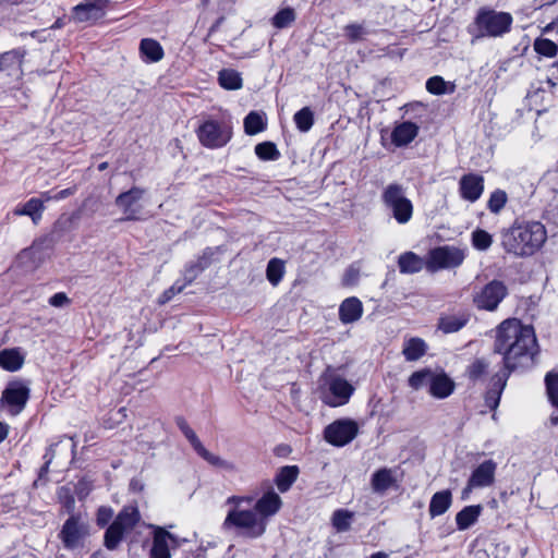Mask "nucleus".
<instances>
[{"label": "nucleus", "mask_w": 558, "mask_h": 558, "mask_svg": "<svg viewBox=\"0 0 558 558\" xmlns=\"http://www.w3.org/2000/svg\"><path fill=\"white\" fill-rule=\"evenodd\" d=\"M494 352L504 356L502 371L509 374L520 367H531L538 353L534 328L517 318L504 320L497 328Z\"/></svg>", "instance_id": "obj_1"}, {"label": "nucleus", "mask_w": 558, "mask_h": 558, "mask_svg": "<svg viewBox=\"0 0 558 558\" xmlns=\"http://www.w3.org/2000/svg\"><path fill=\"white\" fill-rule=\"evenodd\" d=\"M547 232L543 223L527 221L513 223L501 232V246L514 256H531L546 242Z\"/></svg>", "instance_id": "obj_2"}, {"label": "nucleus", "mask_w": 558, "mask_h": 558, "mask_svg": "<svg viewBox=\"0 0 558 558\" xmlns=\"http://www.w3.org/2000/svg\"><path fill=\"white\" fill-rule=\"evenodd\" d=\"M513 17L509 12L481 7L468 27L473 39L499 38L511 31Z\"/></svg>", "instance_id": "obj_3"}, {"label": "nucleus", "mask_w": 558, "mask_h": 558, "mask_svg": "<svg viewBox=\"0 0 558 558\" xmlns=\"http://www.w3.org/2000/svg\"><path fill=\"white\" fill-rule=\"evenodd\" d=\"M222 529L245 538L256 539L266 533L267 525L253 508L232 507L222 522Z\"/></svg>", "instance_id": "obj_4"}, {"label": "nucleus", "mask_w": 558, "mask_h": 558, "mask_svg": "<svg viewBox=\"0 0 558 558\" xmlns=\"http://www.w3.org/2000/svg\"><path fill=\"white\" fill-rule=\"evenodd\" d=\"M380 198L385 208L399 225H405L412 219L413 204L407 197V189L402 184L389 183L384 187Z\"/></svg>", "instance_id": "obj_5"}, {"label": "nucleus", "mask_w": 558, "mask_h": 558, "mask_svg": "<svg viewBox=\"0 0 558 558\" xmlns=\"http://www.w3.org/2000/svg\"><path fill=\"white\" fill-rule=\"evenodd\" d=\"M324 388H322V400L329 407H340L349 402L354 388L343 377L336 374L325 373L322 376Z\"/></svg>", "instance_id": "obj_6"}, {"label": "nucleus", "mask_w": 558, "mask_h": 558, "mask_svg": "<svg viewBox=\"0 0 558 558\" xmlns=\"http://www.w3.org/2000/svg\"><path fill=\"white\" fill-rule=\"evenodd\" d=\"M31 396L28 385L23 380H11L7 384L0 398L1 408L12 416L19 415L26 407Z\"/></svg>", "instance_id": "obj_7"}, {"label": "nucleus", "mask_w": 558, "mask_h": 558, "mask_svg": "<svg viewBox=\"0 0 558 558\" xmlns=\"http://www.w3.org/2000/svg\"><path fill=\"white\" fill-rule=\"evenodd\" d=\"M89 534V525L80 514L70 515L63 523L58 537L68 550H75L84 546Z\"/></svg>", "instance_id": "obj_8"}, {"label": "nucleus", "mask_w": 558, "mask_h": 558, "mask_svg": "<svg viewBox=\"0 0 558 558\" xmlns=\"http://www.w3.org/2000/svg\"><path fill=\"white\" fill-rule=\"evenodd\" d=\"M199 143L207 148H220L232 137L231 128L216 120L204 121L196 130Z\"/></svg>", "instance_id": "obj_9"}, {"label": "nucleus", "mask_w": 558, "mask_h": 558, "mask_svg": "<svg viewBox=\"0 0 558 558\" xmlns=\"http://www.w3.org/2000/svg\"><path fill=\"white\" fill-rule=\"evenodd\" d=\"M465 258L464 250L456 246L444 245L436 247L429 252L427 262L428 270L456 268L460 266Z\"/></svg>", "instance_id": "obj_10"}, {"label": "nucleus", "mask_w": 558, "mask_h": 558, "mask_svg": "<svg viewBox=\"0 0 558 558\" xmlns=\"http://www.w3.org/2000/svg\"><path fill=\"white\" fill-rule=\"evenodd\" d=\"M145 190L138 186H133L129 191L120 193L114 204L124 214V221H135L141 219L143 213V205L141 203L145 195Z\"/></svg>", "instance_id": "obj_11"}, {"label": "nucleus", "mask_w": 558, "mask_h": 558, "mask_svg": "<svg viewBox=\"0 0 558 558\" xmlns=\"http://www.w3.org/2000/svg\"><path fill=\"white\" fill-rule=\"evenodd\" d=\"M25 56L23 49H13L0 54V81L3 84H14L23 76L22 61Z\"/></svg>", "instance_id": "obj_12"}, {"label": "nucleus", "mask_w": 558, "mask_h": 558, "mask_svg": "<svg viewBox=\"0 0 558 558\" xmlns=\"http://www.w3.org/2000/svg\"><path fill=\"white\" fill-rule=\"evenodd\" d=\"M507 294L506 284L502 281L493 280L474 295L473 302L478 310L495 311Z\"/></svg>", "instance_id": "obj_13"}, {"label": "nucleus", "mask_w": 558, "mask_h": 558, "mask_svg": "<svg viewBox=\"0 0 558 558\" xmlns=\"http://www.w3.org/2000/svg\"><path fill=\"white\" fill-rule=\"evenodd\" d=\"M65 223L66 221H63L62 219L57 220L51 234L34 241L31 247L25 248L20 253V259H29L35 266L41 263L45 258L46 251L53 246L57 238H59V234H57L58 231L61 230Z\"/></svg>", "instance_id": "obj_14"}, {"label": "nucleus", "mask_w": 558, "mask_h": 558, "mask_svg": "<svg viewBox=\"0 0 558 558\" xmlns=\"http://www.w3.org/2000/svg\"><path fill=\"white\" fill-rule=\"evenodd\" d=\"M359 426L352 420H338L329 424L324 432L325 439L337 447L351 442L357 435Z\"/></svg>", "instance_id": "obj_15"}, {"label": "nucleus", "mask_w": 558, "mask_h": 558, "mask_svg": "<svg viewBox=\"0 0 558 558\" xmlns=\"http://www.w3.org/2000/svg\"><path fill=\"white\" fill-rule=\"evenodd\" d=\"M182 542H185V539H180L163 527H157L154 534L150 558H171L170 549L178 548Z\"/></svg>", "instance_id": "obj_16"}, {"label": "nucleus", "mask_w": 558, "mask_h": 558, "mask_svg": "<svg viewBox=\"0 0 558 558\" xmlns=\"http://www.w3.org/2000/svg\"><path fill=\"white\" fill-rule=\"evenodd\" d=\"M268 488L269 489L256 500L253 507L254 511L258 512L264 522H266V525H268L269 518L277 514L282 507L280 496L274 492L270 486H268Z\"/></svg>", "instance_id": "obj_17"}, {"label": "nucleus", "mask_w": 558, "mask_h": 558, "mask_svg": "<svg viewBox=\"0 0 558 558\" xmlns=\"http://www.w3.org/2000/svg\"><path fill=\"white\" fill-rule=\"evenodd\" d=\"M460 195L471 203L476 202L484 191V179L480 174H464L459 182Z\"/></svg>", "instance_id": "obj_18"}, {"label": "nucleus", "mask_w": 558, "mask_h": 558, "mask_svg": "<svg viewBox=\"0 0 558 558\" xmlns=\"http://www.w3.org/2000/svg\"><path fill=\"white\" fill-rule=\"evenodd\" d=\"M107 0H85L73 9V19L76 22L96 21L104 15Z\"/></svg>", "instance_id": "obj_19"}, {"label": "nucleus", "mask_w": 558, "mask_h": 558, "mask_svg": "<svg viewBox=\"0 0 558 558\" xmlns=\"http://www.w3.org/2000/svg\"><path fill=\"white\" fill-rule=\"evenodd\" d=\"M496 470L497 463L494 460L483 461L472 471L469 477L471 486H476L477 488L492 486L495 482Z\"/></svg>", "instance_id": "obj_20"}, {"label": "nucleus", "mask_w": 558, "mask_h": 558, "mask_svg": "<svg viewBox=\"0 0 558 558\" xmlns=\"http://www.w3.org/2000/svg\"><path fill=\"white\" fill-rule=\"evenodd\" d=\"M363 312V303L359 298H347L339 305V320L344 325L354 324L361 319Z\"/></svg>", "instance_id": "obj_21"}, {"label": "nucleus", "mask_w": 558, "mask_h": 558, "mask_svg": "<svg viewBox=\"0 0 558 558\" xmlns=\"http://www.w3.org/2000/svg\"><path fill=\"white\" fill-rule=\"evenodd\" d=\"M509 375V372L500 371L493 376L490 387L485 393V404L488 409L496 410L498 408Z\"/></svg>", "instance_id": "obj_22"}, {"label": "nucleus", "mask_w": 558, "mask_h": 558, "mask_svg": "<svg viewBox=\"0 0 558 558\" xmlns=\"http://www.w3.org/2000/svg\"><path fill=\"white\" fill-rule=\"evenodd\" d=\"M454 386V381L445 372H435L428 392L436 399H445L453 392Z\"/></svg>", "instance_id": "obj_23"}, {"label": "nucleus", "mask_w": 558, "mask_h": 558, "mask_svg": "<svg viewBox=\"0 0 558 558\" xmlns=\"http://www.w3.org/2000/svg\"><path fill=\"white\" fill-rule=\"evenodd\" d=\"M418 134V126L411 122L404 121L395 126L391 132V142L397 147L409 145Z\"/></svg>", "instance_id": "obj_24"}, {"label": "nucleus", "mask_w": 558, "mask_h": 558, "mask_svg": "<svg viewBox=\"0 0 558 558\" xmlns=\"http://www.w3.org/2000/svg\"><path fill=\"white\" fill-rule=\"evenodd\" d=\"M45 204L41 198L32 197L24 205L16 206L12 214L14 216H28L34 225H38L45 211Z\"/></svg>", "instance_id": "obj_25"}, {"label": "nucleus", "mask_w": 558, "mask_h": 558, "mask_svg": "<svg viewBox=\"0 0 558 558\" xmlns=\"http://www.w3.org/2000/svg\"><path fill=\"white\" fill-rule=\"evenodd\" d=\"M140 53L146 63L159 62L165 56L162 46L153 38H144L141 40Z\"/></svg>", "instance_id": "obj_26"}, {"label": "nucleus", "mask_w": 558, "mask_h": 558, "mask_svg": "<svg viewBox=\"0 0 558 558\" xmlns=\"http://www.w3.org/2000/svg\"><path fill=\"white\" fill-rule=\"evenodd\" d=\"M141 514L136 506H125L116 517L112 523L117 524L125 533L132 531L138 523Z\"/></svg>", "instance_id": "obj_27"}, {"label": "nucleus", "mask_w": 558, "mask_h": 558, "mask_svg": "<svg viewBox=\"0 0 558 558\" xmlns=\"http://www.w3.org/2000/svg\"><path fill=\"white\" fill-rule=\"evenodd\" d=\"M300 470L298 465H286L279 469L275 476V484L280 493L288 492L298 480Z\"/></svg>", "instance_id": "obj_28"}, {"label": "nucleus", "mask_w": 558, "mask_h": 558, "mask_svg": "<svg viewBox=\"0 0 558 558\" xmlns=\"http://www.w3.org/2000/svg\"><path fill=\"white\" fill-rule=\"evenodd\" d=\"M469 318L470 316L465 313L441 316L438 322V329L444 333L457 332L468 324Z\"/></svg>", "instance_id": "obj_29"}, {"label": "nucleus", "mask_w": 558, "mask_h": 558, "mask_svg": "<svg viewBox=\"0 0 558 558\" xmlns=\"http://www.w3.org/2000/svg\"><path fill=\"white\" fill-rule=\"evenodd\" d=\"M424 259L413 252L402 253L398 257V267L401 274H416L420 272L424 268Z\"/></svg>", "instance_id": "obj_30"}, {"label": "nucleus", "mask_w": 558, "mask_h": 558, "mask_svg": "<svg viewBox=\"0 0 558 558\" xmlns=\"http://www.w3.org/2000/svg\"><path fill=\"white\" fill-rule=\"evenodd\" d=\"M427 348L422 338L413 337L404 341L402 354L408 362H414L426 354Z\"/></svg>", "instance_id": "obj_31"}, {"label": "nucleus", "mask_w": 558, "mask_h": 558, "mask_svg": "<svg viewBox=\"0 0 558 558\" xmlns=\"http://www.w3.org/2000/svg\"><path fill=\"white\" fill-rule=\"evenodd\" d=\"M451 502L452 495L450 490L446 489L435 493L429 502V515L436 518L444 514L451 506Z\"/></svg>", "instance_id": "obj_32"}, {"label": "nucleus", "mask_w": 558, "mask_h": 558, "mask_svg": "<svg viewBox=\"0 0 558 558\" xmlns=\"http://www.w3.org/2000/svg\"><path fill=\"white\" fill-rule=\"evenodd\" d=\"M545 386L550 404L558 411V373H547L545 376ZM549 420L553 425H558V414L556 412L550 415Z\"/></svg>", "instance_id": "obj_33"}, {"label": "nucleus", "mask_w": 558, "mask_h": 558, "mask_svg": "<svg viewBox=\"0 0 558 558\" xmlns=\"http://www.w3.org/2000/svg\"><path fill=\"white\" fill-rule=\"evenodd\" d=\"M483 507L481 505L466 506L456 515L457 527L460 531L468 530L481 515Z\"/></svg>", "instance_id": "obj_34"}, {"label": "nucleus", "mask_w": 558, "mask_h": 558, "mask_svg": "<svg viewBox=\"0 0 558 558\" xmlns=\"http://www.w3.org/2000/svg\"><path fill=\"white\" fill-rule=\"evenodd\" d=\"M396 483L391 469L383 468L377 470L372 476V488L375 493H385Z\"/></svg>", "instance_id": "obj_35"}, {"label": "nucleus", "mask_w": 558, "mask_h": 558, "mask_svg": "<svg viewBox=\"0 0 558 558\" xmlns=\"http://www.w3.org/2000/svg\"><path fill=\"white\" fill-rule=\"evenodd\" d=\"M215 255V250L211 247H207L204 250L202 256L196 260L197 270H194V267H186L184 271V280L187 283H191L195 280V278L209 265L211 264L213 257Z\"/></svg>", "instance_id": "obj_36"}, {"label": "nucleus", "mask_w": 558, "mask_h": 558, "mask_svg": "<svg viewBox=\"0 0 558 558\" xmlns=\"http://www.w3.org/2000/svg\"><path fill=\"white\" fill-rule=\"evenodd\" d=\"M23 365V356L15 349L0 351V366L9 372H15Z\"/></svg>", "instance_id": "obj_37"}, {"label": "nucleus", "mask_w": 558, "mask_h": 558, "mask_svg": "<svg viewBox=\"0 0 558 558\" xmlns=\"http://www.w3.org/2000/svg\"><path fill=\"white\" fill-rule=\"evenodd\" d=\"M219 84L228 90H236L242 87L241 74L233 69H223L218 75Z\"/></svg>", "instance_id": "obj_38"}, {"label": "nucleus", "mask_w": 558, "mask_h": 558, "mask_svg": "<svg viewBox=\"0 0 558 558\" xmlns=\"http://www.w3.org/2000/svg\"><path fill=\"white\" fill-rule=\"evenodd\" d=\"M266 121L263 114L251 111L244 119V131L247 135H255L266 129Z\"/></svg>", "instance_id": "obj_39"}, {"label": "nucleus", "mask_w": 558, "mask_h": 558, "mask_svg": "<svg viewBox=\"0 0 558 558\" xmlns=\"http://www.w3.org/2000/svg\"><path fill=\"white\" fill-rule=\"evenodd\" d=\"M175 423L179 429L190 441L193 449L197 452V454H201L206 448L203 446L195 432L189 426L186 420L182 416H178L175 418Z\"/></svg>", "instance_id": "obj_40"}, {"label": "nucleus", "mask_w": 558, "mask_h": 558, "mask_svg": "<svg viewBox=\"0 0 558 558\" xmlns=\"http://www.w3.org/2000/svg\"><path fill=\"white\" fill-rule=\"evenodd\" d=\"M472 246L480 252H486L493 244V235L486 230L476 228L471 233Z\"/></svg>", "instance_id": "obj_41"}, {"label": "nucleus", "mask_w": 558, "mask_h": 558, "mask_svg": "<svg viewBox=\"0 0 558 558\" xmlns=\"http://www.w3.org/2000/svg\"><path fill=\"white\" fill-rule=\"evenodd\" d=\"M284 275V265L283 262L279 258H271L266 268V277L267 280L272 286H278V283L282 280Z\"/></svg>", "instance_id": "obj_42"}, {"label": "nucleus", "mask_w": 558, "mask_h": 558, "mask_svg": "<svg viewBox=\"0 0 558 558\" xmlns=\"http://www.w3.org/2000/svg\"><path fill=\"white\" fill-rule=\"evenodd\" d=\"M296 14L292 8L279 10L271 19V24L278 29L289 27L295 21Z\"/></svg>", "instance_id": "obj_43"}, {"label": "nucleus", "mask_w": 558, "mask_h": 558, "mask_svg": "<svg viewBox=\"0 0 558 558\" xmlns=\"http://www.w3.org/2000/svg\"><path fill=\"white\" fill-rule=\"evenodd\" d=\"M293 120L299 131L308 132L314 124V113L308 107H304L295 112Z\"/></svg>", "instance_id": "obj_44"}, {"label": "nucleus", "mask_w": 558, "mask_h": 558, "mask_svg": "<svg viewBox=\"0 0 558 558\" xmlns=\"http://www.w3.org/2000/svg\"><path fill=\"white\" fill-rule=\"evenodd\" d=\"M434 373L435 372L429 368H423L414 372L409 377V386L414 390H418L425 386L429 387Z\"/></svg>", "instance_id": "obj_45"}, {"label": "nucleus", "mask_w": 558, "mask_h": 558, "mask_svg": "<svg viewBox=\"0 0 558 558\" xmlns=\"http://www.w3.org/2000/svg\"><path fill=\"white\" fill-rule=\"evenodd\" d=\"M352 518V512L344 509H338L332 514V525L338 532H347L350 530Z\"/></svg>", "instance_id": "obj_46"}, {"label": "nucleus", "mask_w": 558, "mask_h": 558, "mask_svg": "<svg viewBox=\"0 0 558 558\" xmlns=\"http://www.w3.org/2000/svg\"><path fill=\"white\" fill-rule=\"evenodd\" d=\"M255 154L262 160H277L280 153L272 142H263L255 146Z\"/></svg>", "instance_id": "obj_47"}, {"label": "nucleus", "mask_w": 558, "mask_h": 558, "mask_svg": "<svg viewBox=\"0 0 558 558\" xmlns=\"http://www.w3.org/2000/svg\"><path fill=\"white\" fill-rule=\"evenodd\" d=\"M199 456L209 464L217 466L221 470H225L227 472H235L238 470L236 465L233 462L225 460L219 456L211 453L207 449H205Z\"/></svg>", "instance_id": "obj_48"}, {"label": "nucleus", "mask_w": 558, "mask_h": 558, "mask_svg": "<svg viewBox=\"0 0 558 558\" xmlns=\"http://www.w3.org/2000/svg\"><path fill=\"white\" fill-rule=\"evenodd\" d=\"M124 534L125 532L117 526V524L111 523L105 532V546L110 550L116 549Z\"/></svg>", "instance_id": "obj_49"}, {"label": "nucleus", "mask_w": 558, "mask_h": 558, "mask_svg": "<svg viewBox=\"0 0 558 558\" xmlns=\"http://www.w3.org/2000/svg\"><path fill=\"white\" fill-rule=\"evenodd\" d=\"M534 49L538 54L553 58L558 52V45L547 38H537L534 41Z\"/></svg>", "instance_id": "obj_50"}, {"label": "nucleus", "mask_w": 558, "mask_h": 558, "mask_svg": "<svg viewBox=\"0 0 558 558\" xmlns=\"http://www.w3.org/2000/svg\"><path fill=\"white\" fill-rule=\"evenodd\" d=\"M426 89L433 95H445L453 92V87L448 90V83L441 76H432L426 82Z\"/></svg>", "instance_id": "obj_51"}, {"label": "nucleus", "mask_w": 558, "mask_h": 558, "mask_svg": "<svg viewBox=\"0 0 558 558\" xmlns=\"http://www.w3.org/2000/svg\"><path fill=\"white\" fill-rule=\"evenodd\" d=\"M489 363L485 359H476L468 367V376L471 380H477L487 373Z\"/></svg>", "instance_id": "obj_52"}, {"label": "nucleus", "mask_w": 558, "mask_h": 558, "mask_svg": "<svg viewBox=\"0 0 558 558\" xmlns=\"http://www.w3.org/2000/svg\"><path fill=\"white\" fill-rule=\"evenodd\" d=\"M506 202L507 194L501 190H496L490 194L487 207L492 213L497 214L504 208Z\"/></svg>", "instance_id": "obj_53"}, {"label": "nucleus", "mask_w": 558, "mask_h": 558, "mask_svg": "<svg viewBox=\"0 0 558 558\" xmlns=\"http://www.w3.org/2000/svg\"><path fill=\"white\" fill-rule=\"evenodd\" d=\"M344 34L351 41H357L366 34L365 27L362 24H348L344 27Z\"/></svg>", "instance_id": "obj_54"}, {"label": "nucleus", "mask_w": 558, "mask_h": 558, "mask_svg": "<svg viewBox=\"0 0 558 558\" xmlns=\"http://www.w3.org/2000/svg\"><path fill=\"white\" fill-rule=\"evenodd\" d=\"M187 282L183 283V284H179V282H175L173 286H171L169 289H167L159 298V303L160 304H165L167 302H169L175 294L182 292V290L184 289L185 284Z\"/></svg>", "instance_id": "obj_55"}, {"label": "nucleus", "mask_w": 558, "mask_h": 558, "mask_svg": "<svg viewBox=\"0 0 558 558\" xmlns=\"http://www.w3.org/2000/svg\"><path fill=\"white\" fill-rule=\"evenodd\" d=\"M113 511L109 507H100L97 511V524L101 527L106 526L111 520Z\"/></svg>", "instance_id": "obj_56"}, {"label": "nucleus", "mask_w": 558, "mask_h": 558, "mask_svg": "<svg viewBox=\"0 0 558 558\" xmlns=\"http://www.w3.org/2000/svg\"><path fill=\"white\" fill-rule=\"evenodd\" d=\"M69 303H70V299L68 298V295L64 292L54 293L49 299V304L54 307H62Z\"/></svg>", "instance_id": "obj_57"}, {"label": "nucleus", "mask_w": 558, "mask_h": 558, "mask_svg": "<svg viewBox=\"0 0 558 558\" xmlns=\"http://www.w3.org/2000/svg\"><path fill=\"white\" fill-rule=\"evenodd\" d=\"M252 501H253V497L233 495L227 499L226 504L231 505L233 507H241V504H243V502L251 504Z\"/></svg>", "instance_id": "obj_58"}, {"label": "nucleus", "mask_w": 558, "mask_h": 558, "mask_svg": "<svg viewBox=\"0 0 558 558\" xmlns=\"http://www.w3.org/2000/svg\"><path fill=\"white\" fill-rule=\"evenodd\" d=\"M75 193V187H68L64 190L59 191L56 195H53L54 201H61L64 199Z\"/></svg>", "instance_id": "obj_59"}, {"label": "nucleus", "mask_w": 558, "mask_h": 558, "mask_svg": "<svg viewBox=\"0 0 558 558\" xmlns=\"http://www.w3.org/2000/svg\"><path fill=\"white\" fill-rule=\"evenodd\" d=\"M57 445L58 444H52V445H50L47 448V450H46V452H45V454L43 457L45 462H47V464H50L52 462V460H53V458L56 456V447H57Z\"/></svg>", "instance_id": "obj_60"}, {"label": "nucleus", "mask_w": 558, "mask_h": 558, "mask_svg": "<svg viewBox=\"0 0 558 558\" xmlns=\"http://www.w3.org/2000/svg\"><path fill=\"white\" fill-rule=\"evenodd\" d=\"M475 488H477V487H476V486H471V481H470V480H468L466 486L463 488V490H462V493H461V498H462L463 500L468 499V498H469V496H470V494H471V492H472L473 489H475Z\"/></svg>", "instance_id": "obj_61"}, {"label": "nucleus", "mask_w": 558, "mask_h": 558, "mask_svg": "<svg viewBox=\"0 0 558 558\" xmlns=\"http://www.w3.org/2000/svg\"><path fill=\"white\" fill-rule=\"evenodd\" d=\"M9 434V425L7 423L0 422V444L8 437Z\"/></svg>", "instance_id": "obj_62"}, {"label": "nucleus", "mask_w": 558, "mask_h": 558, "mask_svg": "<svg viewBox=\"0 0 558 558\" xmlns=\"http://www.w3.org/2000/svg\"><path fill=\"white\" fill-rule=\"evenodd\" d=\"M130 488L133 490V492H141L143 489V485L141 484V482L138 480H135L133 478L131 482H130Z\"/></svg>", "instance_id": "obj_63"}, {"label": "nucleus", "mask_w": 558, "mask_h": 558, "mask_svg": "<svg viewBox=\"0 0 558 558\" xmlns=\"http://www.w3.org/2000/svg\"><path fill=\"white\" fill-rule=\"evenodd\" d=\"M185 558H205V551L198 548L196 553L187 554Z\"/></svg>", "instance_id": "obj_64"}]
</instances>
